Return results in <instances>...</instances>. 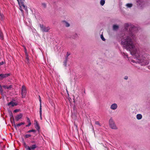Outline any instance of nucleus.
Returning a JSON list of instances; mask_svg holds the SVG:
<instances>
[{
  "instance_id": "23",
  "label": "nucleus",
  "mask_w": 150,
  "mask_h": 150,
  "mask_svg": "<svg viewBox=\"0 0 150 150\" xmlns=\"http://www.w3.org/2000/svg\"><path fill=\"white\" fill-rule=\"evenodd\" d=\"M39 101H40V108H42V106H41V97H40V96H39Z\"/></svg>"
},
{
  "instance_id": "51",
  "label": "nucleus",
  "mask_w": 150,
  "mask_h": 150,
  "mask_svg": "<svg viewBox=\"0 0 150 150\" xmlns=\"http://www.w3.org/2000/svg\"><path fill=\"white\" fill-rule=\"evenodd\" d=\"M149 69H150V66L149 67Z\"/></svg>"
},
{
  "instance_id": "17",
  "label": "nucleus",
  "mask_w": 150,
  "mask_h": 150,
  "mask_svg": "<svg viewBox=\"0 0 150 150\" xmlns=\"http://www.w3.org/2000/svg\"><path fill=\"white\" fill-rule=\"evenodd\" d=\"M142 117V115L140 114H138L137 115V118L138 120L141 119Z\"/></svg>"
},
{
  "instance_id": "36",
  "label": "nucleus",
  "mask_w": 150,
  "mask_h": 150,
  "mask_svg": "<svg viewBox=\"0 0 150 150\" xmlns=\"http://www.w3.org/2000/svg\"><path fill=\"white\" fill-rule=\"evenodd\" d=\"M129 30L131 32V34H130V37H131V36H132L133 35L132 33V30H130V28H129ZM132 31H133V30H132Z\"/></svg>"
},
{
  "instance_id": "4",
  "label": "nucleus",
  "mask_w": 150,
  "mask_h": 150,
  "mask_svg": "<svg viewBox=\"0 0 150 150\" xmlns=\"http://www.w3.org/2000/svg\"><path fill=\"white\" fill-rule=\"evenodd\" d=\"M40 26L43 32H47L50 29L49 27H46L43 26V25L40 24Z\"/></svg>"
},
{
  "instance_id": "39",
  "label": "nucleus",
  "mask_w": 150,
  "mask_h": 150,
  "mask_svg": "<svg viewBox=\"0 0 150 150\" xmlns=\"http://www.w3.org/2000/svg\"><path fill=\"white\" fill-rule=\"evenodd\" d=\"M24 145L25 148H26L28 146L26 144V143L25 142L24 143Z\"/></svg>"
},
{
  "instance_id": "44",
  "label": "nucleus",
  "mask_w": 150,
  "mask_h": 150,
  "mask_svg": "<svg viewBox=\"0 0 150 150\" xmlns=\"http://www.w3.org/2000/svg\"><path fill=\"white\" fill-rule=\"evenodd\" d=\"M25 53H27V50L25 48Z\"/></svg>"
},
{
  "instance_id": "49",
  "label": "nucleus",
  "mask_w": 150,
  "mask_h": 150,
  "mask_svg": "<svg viewBox=\"0 0 150 150\" xmlns=\"http://www.w3.org/2000/svg\"><path fill=\"white\" fill-rule=\"evenodd\" d=\"M32 142V143H34L35 142H34V141H33V142Z\"/></svg>"
},
{
  "instance_id": "9",
  "label": "nucleus",
  "mask_w": 150,
  "mask_h": 150,
  "mask_svg": "<svg viewBox=\"0 0 150 150\" xmlns=\"http://www.w3.org/2000/svg\"><path fill=\"white\" fill-rule=\"evenodd\" d=\"M137 5H139L141 7H142L143 5L144 4V2L143 0H137Z\"/></svg>"
},
{
  "instance_id": "25",
  "label": "nucleus",
  "mask_w": 150,
  "mask_h": 150,
  "mask_svg": "<svg viewBox=\"0 0 150 150\" xmlns=\"http://www.w3.org/2000/svg\"><path fill=\"white\" fill-rule=\"evenodd\" d=\"M126 6L127 7L130 8L132 6V4H127Z\"/></svg>"
},
{
  "instance_id": "34",
  "label": "nucleus",
  "mask_w": 150,
  "mask_h": 150,
  "mask_svg": "<svg viewBox=\"0 0 150 150\" xmlns=\"http://www.w3.org/2000/svg\"><path fill=\"white\" fill-rule=\"evenodd\" d=\"M31 135L30 134H26L25 136V137L26 138H28L31 137Z\"/></svg>"
},
{
  "instance_id": "3",
  "label": "nucleus",
  "mask_w": 150,
  "mask_h": 150,
  "mask_svg": "<svg viewBox=\"0 0 150 150\" xmlns=\"http://www.w3.org/2000/svg\"><path fill=\"white\" fill-rule=\"evenodd\" d=\"M27 93L26 89L24 86H23L21 88V93L23 98L25 97Z\"/></svg>"
},
{
  "instance_id": "27",
  "label": "nucleus",
  "mask_w": 150,
  "mask_h": 150,
  "mask_svg": "<svg viewBox=\"0 0 150 150\" xmlns=\"http://www.w3.org/2000/svg\"><path fill=\"white\" fill-rule=\"evenodd\" d=\"M130 26L129 25V24H126L125 25V28L126 29H127V28Z\"/></svg>"
},
{
  "instance_id": "46",
  "label": "nucleus",
  "mask_w": 150,
  "mask_h": 150,
  "mask_svg": "<svg viewBox=\"0 0 150 150\" xmlns=\"http://www.w3.org/2000/svg\"><path fill=\"white\" fill-rule=\"evenodd\" d=\"M67 94H68V96H69V93L68 92V91H67Z\"/></svg>"
},
{
  "instance_id": "11",
  "label": "nucleus",
  "mask_w": 150,
  "mask_h": 150,
  "mask_svg": "<svg viewBox=\"0 0 150 150\" xmlns=\"http://www.w3.org/2000/svg\"><path fill=\"white\" fill-rule=\"evenodd\" d=\"M35 122L34 124L35 127L38 130H39L40 129V127L38 122L35 120Z\"/></svg>"
},
{
  "instance_id": "47",
  "label": "nucleus",
  "mask_w": 150,
  "mask_h": 150,
  "mask_svg": "<svg viewBox=\"0 0 150 150\" xmlns=\"http://www.w3.org/2000/svg\"><path fill=\"white\" fill-rule=\"evenodd\" d=\"M28 124H29V125H31V122H29V123H28Z\"/></svg>"
},
{
  "instance_id": "48",
  "label": "nucleus",
  "mask_w": 150,
  "mask_h": 150,
  "mask_svg": "<svg viewBox=\"0 0 150 150\" xmlns=\"http://www.w3.org/2000/svg\"><path fill=\"white\" fill-rule=\"evenodd\" d=\"M20 10L21 11H23V10L22 9H20Z\"/></svg>"
},
{
  "instance_id": "10",
  "label": "nucleus",
  "mask_w": 150,
  "mask_h": 150,
  "mask_svg": "<svg viewBox=\"0 0 150 150\" xmlns=\"http://www.w3.org/2000/svg\"><path fill=\"white\" fill-rule=\"evenodd\" d=\"M8 105L9 106L11 105L13 107L15 106H16L18 105V103L16 102H14L12 101L8 103Z\"/></svg>"
},
{
  "instance_id": "28",
  "label": "nucleus",
  "mask_w": 150,
  "mask_h": 150,
  "mask_svg": "<svg viewBox=\"0 0 150 150\" xmlns=\"http://www.w3.org/2000/svg\"><path fill=\"white\" fill-rule=\"evenodd\" d=\"M10 116H11V117L13 118V122L12 121L11 119V122H13V120H14V119L13 115V114L11 112V113Z\"/></svg>"
},
{
  "instance_id": "45",
  "label": "nucleus",
  "mask_w": 150,
  "mask_h": 150,
  "mask_svg": "<svg viewBox=\"0 0 150 150\" xmlns=\"http://www.w3.org/2000/svg\"><path fill=\"white\" fill-rule=\"evenodd\" d=\"M30 126V125H29V124H28L27 125H26V127H29Z\"/></svg>"
},
{
  "instance_id": "29",
  "label": "nucleus",
  "mask_w": 150,
  "mask_h": 150,
  "mask_svg": "<svg viewBox=\"0 0 150 150\" xmlns=\"http://www.w3.org/2000/svg\"><path fill=\"white\" fill-rule=\"evenodd\" d=\"M42 5L43 7L44 8H45L46 7V4L45 3H42Z\"/></svg>"
},
{
  "instance_id": "38",
  "label": "nucleus",
  "mask_w": 150,
  "mask_h": 150,
  "mask_svg": "<svg viewBox=\"0 0 150 150\" xmlns=\"http://www.w3.org/2000/svg\"><path fill=\"white\" fill-rule=\"evenodd\" d=\"M26 150H31V147H29L28 146L26 148Z\"/></svg>"
},
{
  "instance_id": "18",
  "label": "nucleus",
  "mask_w": 150,
  "mask_h": 150,
  "mask_svg": "<svg viewBox=\"0 0 150 150\" xmlns=\"http://www.w3.org/2000/svg\"><path fill=\"white\" fill-rule=\"evenodd\" d=\"M67 59H65L64 60V61L63 62V65L65 67H67Z\"/></svg>"
},
{
  "instance_id": "37",
  "label": "nucleus",
  "mask_w": 150,
  "mask_h": 150,
  "mask_svg": "<svg viewBox=\"0 0 150 150\" xmlns=\"http://www.w3.org/2000/svg\"><path fill=\"white\" fill-rule=\"evenodd\" d=\"M27 122H28V123L30 122V121L29 118L28 117H27Z\"/></svg>"
},
{
  "instance_id": "19",
  "label": "nucleus",
  "mask_w": 150,
  "mask_h": 150,
  "mask_svg": "<svg viewBox=\"0 0 150 150\" xmlns=\"http://www.w3.org/2000/svg\"><path fill=\"white\" fill-rule=\"evenodd\" d=\"M119 26L116 25H114L113 26V29L114 30H116L118 28Z\"/></svg>"
},
{
  "instance_id": "35",
  "label": "nucleus",
  "mask_w": 150,
  "mask_h": 150,
  "mask_svg": "<svg viewBox=\"0 0 150 150\" xmlns=\"http://www.w3.org/2000/svg\"><path fill=\"white\" fill-rule=\"evenodd\" d=\"M19 111V109H16L14 111V112L15 113H16L18 112Z\"/></svg>"
},
{
  "instance_id": "41",
  "label": "nucleus",
  "mask_w": 150,
  "mask_h": 150,
  "mask_svg": "<svg viewBox=\"0 0 150 150\" xmlns=\"http://www.w3.org/2000/svg\"><path fill=\"white\" fill-rule=\"evenodd\" d=\"M130 27L132 28V30H134V28H135L134 27V26H133V25H131L130 26Z\"/></svg>"
},
{
  "instance_id": "13",
  "label": "nucleus",
  "mask_w": 150,
  "mask_h": 150,
  "mask_svg": "<svg viewBox=\"0 0 150 150\" xmlns=\"http://www.w3.org/2000/svg\"><path fill=\"white\" fill-rule=\"evenodd\" d=\"M62 22L64 24V25L66 27H69L70 26L69 24L66 21H63Z\"/></svg>"
},
{
  "instance_id": "22",
  "label": "nucleus",
  "mask_w": 150,
  "mask_h": 150,
  "mask_svg": "<svg viewBox=\"0 0 150 150\" xmlns=\"http://www.w3.org/2000/svg\"><path fill=\"white\" fill-rule=\"evenodd\" d=\"M19 4H20V3L22 4L24 2L25 0H17Z\"/></svg>"
},
{
  "instance_id": "26",
  "label": "nucleus",
  "mask_w": 150,
  "mask_h": 150,
  "mask_svg": "<svg viewBox=\"0 0 150 150\" xmlns=\"http://www.w3.org/2000/svg\"><path fill=\"white\" fill-rule=\"evenodd\" d=\"M70 55V53L67 52L65 57V59H68V57Z\"/></svg>"
},
{
  "instance_id": "43",
  "label": "nucleus",
  "mask_w": 150,
  "mask_h": 150,
  "mask_svg": "<svg viewBox=\"0 0 150 150\" xmlns=\"http://www.w3.org/2000/svg\"><path fill=\"white\" fill-rule=\"evenodd\" d=\"M4 64L3 62H0V66Z\"/></svg>"
},
{
  "instance_id": "8",
  "label": "nucleus",
  "mask_w": 150,
  "mask_h": 150,
  "mask_svg": "<svg viewBox=\"0 0 150 150\" xmlns=\"http://www.w3.org/2000/svg\"><path fill=\"white\" fill-rule=\"evenodd\" d=\"M23 114L22 113H20L19 115H17L15 117V120L17 121H18L21 118Z\"/></svg>"
},
{
  "instance_id": "33",
  "label": "nucleus",
  "mask_w": 150,
  "mask_h": 150,
  "mask_svg": "<svg viewBox=\"0 0 150 150\" xmlns=\"http://www.w3.org/2000/svg\"><path fill=\"white\" fill-rule=\"evenodd\" d=\"M35 132V130L34 129L30 130H29L28 132Z\"/></svg>"
},
{
  "instance_id": "16",
  "label": "nucleus",
  "mask_w": 150,
  "mask_h": 150,
  "mask_svg": "<svg viewBox=\"0 0 150 150\" xmlns=\"http://www.w3.org/2000/svg\"><path fill=\"white\" fill-rule=\"evenodd\" d=\"M0 38L2 40H3L4 38L3 33L0 30Z\"/></svg>"
},
{
  "instance_id": "5",
  "label": "nucleus",
  "mask_w": 150,
  "mask_h": 150,
  "mask_svg": "<svg viewBox=\"0 0 150 150\" xmlns=\"http://www.w3.org/2000/svg\"><path fill=\"white\" fill-rule=\"evenodd\" d=\"M10 74H0V80H2L4 78L8 77L10 75Z\"/></svg>"
},
{
  "instance_id": "50",
  "label": "nucleus",
  "mask_w": 150,
  "mask_h": 150,
  "mask_svg": "<svg viewBox=\"0 0 150 150\" xmlns=\"http://www.w3.org/2000/svg\"><path fill=\"white\" fill-rule=\"evenodd\" d=\"M27 59L28 60V58H27Z\"/></svg>"
},
{
  "instance_id": "20",
  "label": "nucleus",
  "mask_w": 150,
  "mask_h": 150,
  "mask_svg": "<svg viewBox=\"0 0 150 150\" xmlns=\"http://www.w3.org/2000/svg\"><path fill=\"white\" fill-rule=\"evenodd\" d=\"M37 147V146L35 144H33L32 145L31 147V149L34 150Z\"/></svg>"
},
{
  "instance_id": "1",
  "label": "nucleus",
  "mask_w": 150,
  "mask_h": 150,
  "mask_svg": "<svg viewBox=\"0 0 150 150\" xmlns=\"http://www.w3.org/2000/svg\"><path fill=\"white\" fill-rule=\"evenodd\" d=\"M121 44L125 49L129 50L130 53L136 58V61L132 60L131 62L138 63L142 66L147 65L149 63L150 56L147 54H144L143 56L140 55L139 51L134 46L129 36L125 35L122 39Z\"/></svg>"
},
{
  "instance_id": "21",
  "label": "nucleus",
  "mask_w": 150,
  "mask_h": 150,
  "mask_svg": "<svg viewBox=\"0 0 150 150\" xmlns=\"http://www.w3.org/2000/svg\"><path fill=\"white\" fill-rule=\"evenodd\" d=\"M40 119L41 120H42V108H40Z\"/></svg>"
},
{
  "instance_id": "14",
  "label": "nucleus",
  "mask_w": 150,
  "mask_h": 150,
  "mask_svg": "<svg viewBox=\"0 0 150 150\" xmlns=\"http://www.w3.org/2000/svg\"><path fill=\"white\" fill-rule=\"evenodd\" d=\"M19 5H20V7L22 6L25 9H27V7L25 5L24 2L22 4L20 3V4Z\"/></svg>"
},
{
  "instance_id": "42",
  "label": "nucleus",
  "mask_w": 150,
  "mask_h": 150,
  "mask_svg": "<svg viewBox=\"0 0 150 150\" xmlns=\"http://www.w3.org/2000/svg\"><path fill=\"white\" fill-rule=\"evenodd\" d=\"M128 77L127 76H126L125 77H124V79H128Z\"/></svg>"
},
{
  "instance_id": "24",
  "label": "nucleus",
  "mask_w": 150,
  "mask_h": 150,
  "mask_svg": "<svg viewBox=\"0 0 150 150\" xmlns=\"http://www.w3.org/2000/svg\"><path fill=\"white\" fill-rule=\"evenodd\" d=\"M105 3V1L104 0H101L100 1V4L101 5L103 6Z\"/></svg>"
},
{
  "instance_id": "15",
  "label": "nucleus",
  "mask_w": 150,
  "mask_h": 150,
  "mask_svg": "<svg viewBox=\"0 0 150 150\" xmlns=\"http://www.w3.org/2000/svg\"><path fill=\"white\" fill-rule=\"evenodd\" d=\"M19 5H20V7L22 6L25 9H27V7L25 5L24 2L22 4L20 3V4Z\"/></svg>"
},
{
  "instance_id": "2",
  "label": "nucleus",
  "mask_w": 150,
  "mask_h": 150,
  "mask_svg": "<svg viewBox=\"0 0 150 150\" xmlns=\"http://www.w3.org/2000/svg\"><path fill=\"white\" fill-rule=\"evenodd\" d=\"M109 122V126L111 129H117V127L116 126L112 118H111L110 119Z\"/></svg>"
},
{
  "instance_id": "30",
  "label": "nucleus",
  "mask_w": 150,
  "mask_h": 150,
  "mask_svg": "<svg viewBox=\"0 0 150 150\" xmlns=\"http://www.w3.org/2000/svg\"><path fill=\"white\" fill-rule=\"evenodd\" d=\"M3 15L1 14V13H0V20L1 21H2L3 20Z\"/></svg>"
},
{
  "instance_id": "32",
  "label": "nucleus",
  "mask_w": 150,
  "mask_h": 150,
  "mask_svg": "<svg viewBox=\"0 0 150 150\" xmlns=\"http://www.w3.org/2000/svg\"><path fill=\"white\" fill-rule=\"evenodd\" d=\"M2 87L1 86V85H0V92L1 93H3V91L2 88Z\"/></svg>"
},
{
  "instance_id": "31",
  "label": "nucleus",
  "mask_w": 150,
  "mask_h": 150,
  "mask_svg": "<svg viewBox=\"0 0 150 150\" xmlns=\"http://www.w3.org/2000/svg\"><path fill=\"white\" fill-rule=\"evenodd\" d=\"M100 37H101V39H102V40L103 41H104L105 40V38H104L103 37V35H100Z\"/></svg>"
},
{
  "instance_id": "7",
  "label": "nucleus",
  "mask_w": 150,
  "mask_h": 150,
  "mask_svg": "<svg viewBox=\"0 0 150 150\" xmlns=\"http://www.w3.org/2000/svg\"><path fill=\"white\" fill-rule=\"evenodd\" d=\"M117 108V104L116 103L112 104L110 106V108L112 110H115Z\"/></svg>"
},
{
  "instance_id": "12",
  "label": "nucleus",
  "mask_w": 150,
  "mask_h": 150,
  "mask_svg": "<svg viewBox=\"0 0 150 150\" xmlns=\"http://www.w3.org/2000/svg\"><path fill=\"white\" fill-rule=\"evenodd\" d=\"M11 85H10L8 86H7V85H4L2 86V87L5 89H8L11 88Z\"/></svg>"
},
{
  "instance_id": "40",
  "label": "nucleus",
  "mask_w": 150,
  "mask_h": 150,
  "mask_svg": "<svg viewBox=\"0 0 150 150\" xmlns=\"http://www.w3.org/2000/svg\"><path fill=\"white\" fill-rule=\"evenodd\" d=\"M95 124L96 125H99L100 126V123H99V122L98 121H96V122Z\"/></svg>"
},
{
  "instance_id": "6",
  "label": "nucleus",
  "mask_w": 150,
  "mask_h": 150,
  "mask_svg": "<svg viewBox=\"0 0 150 150\" xmlns=\"http://www.w3.org/2000/svg\"><path fill=\"white\" fill-rule=\"evenodd\" d=\"M25 124V122H21V123L17 124V125H16L15 123L14 120H13V126H14L15 128L16 129H17V127H18L19 126H20L22 125H24V124Z\"/></svg>"
}]
</instances>
